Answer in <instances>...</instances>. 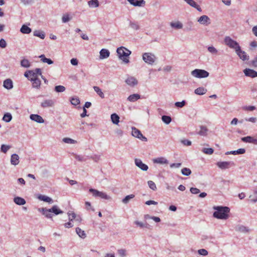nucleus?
Listing matches in <instances>:
<instances>
[{"instance_id": "1", "label": "nucleus", "mask_w": 257, "mask_h": 257, "mask_svg": "<svg viewBox=\"0 0 257 257\" xmlns=\"http://www.w3.org/2000/svg\"><path fill=\"white\" fill-rule=\"evenodd\" d=\"M213 209L215 210L213 216L217 219L226 220L229 218L230 208L227 206H215Z\"/></svg>"}, {"instance_id": "2", "label": "nucleus", "mask_w": 257, "mask_h": 257, "mask_svg": "<svg viewBox=\"0 0 257 257\" xmlns=\"http://www.w3.org/2000/svg\"><path fill=\"white\" fill-rule=\"evenodd\" d=\"M116 52L119 58L122 60L124 63H129L130 61L128 57L132 53L130 50L121 46L117 49Z\"/></svg>"}, {"instance_id": "3", "label": "nucleus", "mask_w": 257, "mask_h": 257, "mask_svg": "<svg viewBox=\"0 0 257 257\" xmlns=\"http://www.w3.org/2000/svg\"><path fill=\"white\" fill-rule=\"evenodd\" d=\"M224 44L228 46L229 48L236 50H239L240 47L239 44L236 41L233 40L229 36L225 37L224 39Z\"/></svg>"}, {"instance_id": "4", "label": "nucleus", "mask_w": 257, "mask_h": 257, "mask_svg": "<svg viewBox=\"0 0 257 257\" xmlns=\"http://www.w3.org/2000/svg\"><path fill=\"white\" fill-rule=\"evenodd\" d=\"M142 58L145 63L151 65H153L157 59L154 54L149 52L144 53L143 54Z\"/></svg>"}, {"instance_id": "5", "label": "nucleus", "mask_w": 257, "mask_h": 257, "mask_svg": "<svg viewBox=\"0 0 257 257\" xmlns=\"http://www.w3.org/2000/svg\"><path fill=\"white\" fill-rule=\"evenodd\" d=\"M191 75L196 78H203L207 77L209 73L207 71L203 69H195L191 72Z\"/></svg>"}, {"instance_id": "6", "label": "nucleus", "mask_w": 257, "mask_h": 257, "mask_svg": "<svg viewBox=\"0 0 257 257\" xmlns=\"http://www.w3.org/2000/svg\"><path fill=\"white\" fill-rule=\"evenodd\" d=\"M89 191L91 193L93 196L95 197H99L106 200H109L110 199V197L107 195L105 193L99 191L96 189L90 188Z\"/></svg>"}, {"instance_id": "7", "label": "nucleus", "mask_w": 257, "mask_h": 257, "mask_svg": "<svg viewBox=\"0 0 257 257\" xmlns=\"http://www.w3.org/2000/svg\"><path fill=\"white\" fill-rule=\"evenodd\" d=\"M132 135L133 136L137 138L142 141L147 142V138L144 136L141 131L136 128L135 127H132Z\"/></svg>"}, {"instance_id": "8", "label": "nucleus", "mask_w": 257, "mask_h": 257, "mask_svg": "<svg viewBox=\"0 0 257 257\" xmlns=\"http://www.w3.org/2000/svg\"><path fill=\"white\" fill-rule=\"evenodd\" d=\"M235 165L233 162H218L217 163V166L221 169H226L231 166Z\"/></svg>"}, {"instance_id": "9", "label": "nucleus", "mask_w": 257, "mask_h": 257, "mask_svg": "<svg viewBox=\"0 0 257 257\" xmlns=\"http://www.w3.org/2000/svg\"><path fill=\"white\" fill-rule=\"evenodd\" d=\"M197 22L203 25L207 26L210 24V19L206 15H203L198 19Z\"/></svg>"}, {"instance_id": "10", "label": "nucleus", "mask_w": 257, "mask_h": 257, "mask_svg": "<svg viewBox=\"0 0 257 257\" xmlns=\"http://www.w3.org/2000/svg\"><path fill=\"white\" fill-rule=\"evenodd\" d=\"M201 239L203 243L206 245L214 244V238L210 235H202Z\"/></svg>"}, {"instance_id": "11", "label": "nucleus", "mask_w": 257, "mask_h": 257, "mask_svg": "<svg viewBox=\"0 0 257 257\" xmlns=\"http://www.w3.org/2000/svg\"><path fill=\"white\" fill-rule=\"evenodd\" d=\"M39 212H41L43 215L48 218H52V214L51 209H47L46 208H39Z\"/></svg>"}, {"instance_id": "12", "label": "nucleus", "mask_w": 257, "mask_h": 257, "mask_svg": "<svg viewBox=\"0 0 257 257\" xmlns=\"http://www.w3.org/2000/svg\"><path fill=\"white\" fill-rule=\"evenodd\" d=\"M135 162L136 165L142 170L144 171L148 170V166L146 164L143 163L140 159H136Z\"/></svg>"}, {"instance_id": "13", "label": "nucleus", "mask_w": 257, "mask_h": 257, "mask_svg": "<svg viewBox=\"0 0 257 257\" xmlns=\"http://www.w3.org/2000/svg\"><path fill=\"white\" fill-rule=\"evenodd\" d=\"M243 72L246 76L251 78H255L257 77V72L253 69L246 68L243 70Z\"/></svg>"}, {"instance_id": "14", "label": "nucleus", "mask_w": 257, "mask_h": 257, "mask_svg": "<svg viewBox=\"0 0 257 257\" xmlns=\"http://www.w3.org/2000/svg\"><path fill=\"white\" fill-rule=\"evenodd\" d=\"M235 52L238 56L239 58L243 61L248 60L249 59V56H247L246 53L241 50V48H239V50H236Z\"/></svg>"}, {"instance_id": "15", "label": "nucleus", "mask_w": 257, "mask_h": 257, "mask_svg": "<svg viewBox=\"0 0 257 257\" xmlns=\"http://www.w3.org/2000/svg\"><path fill=\"white\" fill-rule=\"evenodd\" d=\"M127 1L135 7H144L146 3L144 0H127Z\"/></svg>"}, {"instance_id": "16", "label": "nucleus", "mask_w": 257, "mask_h": 257, "mask_svg": "<svg viewBox=\"0 0 257 257\" xmlns=\"http://www.w3.org/2000/svg\"><path fill=\"white\" fill-rule=\"evenodd\" d=\"M125 83L131 87H134L137 85L138 82L134 77H128L125 81Z\"/></svg>"}, {"instance_id": "17", "label": "nucleus", "mask_w": 257, "mask_h": 257, "mask_svg": "<svg viewBox=\"0 0 257 257\" xmlns=\"http://www.w3.org/2000/svg\"><path fill=\"white\" fill-rule=\"evenodd\" d=\"M29 80L32 82V87L39 89L41 84V81L38 78H31Z\"/></svg>"}, {"instance_id": "18", "label": "nucleus", "mask_w": 257, "mask_h": 257, "mask_svg": "<svg viewBox=\"0 0 257 257\" xmlns=\"http://www.w3.org/2000/svg\"><path fill=\"white\" fill-rule=\"evenodd\" d=\"M190 6L197 9L199 12H201L202 9L199 5H198L194 0H183Z\"/></svg>"}, {"instance_id": "19", "label": "nucleus", "mask_w": 257, "mask_h": 257, "mask_svg": "<svg viewBox=\"0 0 257 257\" xmlns=\"http://www.w3.org/2000/svg\"><path fill=\"white\" fill-rule=\"evenodd\" d=\"M30 118L31 120L39 123H42L44 122V120L42 118V117L38 114H31L30 116Z\"/></svg>"}, {"instance_id": "20", "label": "nucleus", "mask_w": 257, "mask_h": 257, "mask_svg": "<svg viewBox=\"0 0 257 257\" xmlns=\"http://www.w3.org/2000/svg\"><path fill=\"white\" fill-rule=\"evenodd\" d=\"M154 163L159 164L161 165L168 164L169 163L168 160L164 157H158L153 160Z\"/></svg>"}, {"instance_id": "21", "label": "nucleus", "mask_w": 257, "mask_h": 257, "mask_svg": "<svg viewBox=\"0 0 257 257\" xmlns=\"http://www.w3.org/2000/svg\"><path fill=\"white\" fill-rule=\"evenodd\" d=\"M54 103V101L52 99H46L41 102V106L43 108L52 107Z\"/></svg>"}, {"instance_id": "22", "label": "nucleus", "mask_w": 257, "mask_h": 257, "mask_svg": "<svg viewBox=\"0 0 257 257\" xmlns=\"http://www.w3.org/2000/svg\"><path fill=\"white\" fill-rule=\"evenodd\" d=\"M31 78H38V75H41V70L40 68H36L35 70H29Z\"/></svg>"}, {"instance_id": "23", "label": "nucleus", "mask_w": 257, "mask_h": 257, "mask_svg": "<svg viewBox=\"0 0 257 257\" xmlns=\"http://www.w3.org/2000/svg\"><path fill=\"white\" fill-rule=\"evenodd\" d=\"M19 159H20V157L18 156V155H17L16 154H14L12 155L11 157V160H10L11 164L12 165H14V166H16V165H18L20 162Z\"/></svg>"}, {"instance_id": "24", "label": "nucleus", "mask_w": 257, "mask_h": 257, "mask_svg": "<svg viewBox=\"0 0 257 257\" xmlns=\"http://www.w3.org/2000/svg\"><path fill=\"white\" fill-rule=\"evenodd\" d=\"M99 58L104 59L108 58L110 55L109 51L106 49H102L99 52Z\"/></svg>"}, {"instance_id": "25", "label": "nucleus", "mask_w": 257, "mask_h": 257, "mask_svg": "<svg viewBox=\"0 0 257 257\" xmlns=\"http://www.w3.org/2000/svg\"><path fill=\"white\" fill-rule=\"evenodd\" d=\"M3 86L7 89H11L13 87V83L11 79H7L4 81Z\"/></svg>"}, {"instance_id": "26", "label": "nucleus", "mask_w": 257, "mask_h": 257, "mask_svg": "<svg viewBox=\"0 0 257 257\" xmlns=\"http://www.w3.org/2000/svg\"><path fill=\"white\" fill-rule=\"evenodd\" d=\"M129 27L134 30H139L140 29V26L138 22L135 21H130Z\"/></svg>"}, {"instance_id": "27", "label": "nucleus", "mask_w": 257, "mask_h": 257, "mask_svg": "<svg viewBox=\"0 0 257 257\" xmlns=\"http://www.w3.org/2000/svg\"><path fill=\"white\" fill-rule=\"evenodd\" d=\"M245 152V150L243 148H240L236 151H231L230 152H227L225 154H232V155H237V154H243Z\"/></svg>"}, {"instance_id": "28", "label": "nucleus", "mask_w": 257, "mask_h": 257, "mask_svg": "<svg viewBox=\"0 0 257 257\" xmlns=\"http://www.w3.org/2000/svg\"><path fill=\"white\" fill-rule=\"evenodd\" d=\"M14 202L19 205H23L26 204L25 200L20 197H16L14 199Z\"/></svg>"}, {"instance_id": "29", "label": "nucleus", "mask_w": 257, "mask_h": 257, "mask_svg": "<svg viewBox=\"0 0 257 257\" xmlns=\"http://www.w3.org/2000/svg\"><path fill=\"white\" fill-rule=\"evenodd\" d=\"M51 209L52 213H54L55 215H58L60 214H62L63 211L60 209L57 205H54Z\"/></svg>"}, {"instance_id": "30", "label": "nucleus", "mask_w": 257, "mask_h": 257, "mask_svg": "<svg viewBox=\"0 0 257 257\" xmlns=\"http://www.w3.org/2000/svg\"><path fill=\"white\" fill-rule=\"evenodd\" d=\"M20 31L23 34H28L31 32L32 30L27 25H23L20 29Z\"/></svg>"}, {"instance_id": "31", "label": "nucleus", "mask_w": 257, "mask_h": 257, "mask_svg": "<svg viewBox=\"0 0 257 257\" xmlns=\"http://www.w3.org/2000/svg\"><path fill=\"white\" fill-rule=\"evenodd\" d=\"M34 36L40 38L42 39H44L45 37V33L44 31L41 30H35L34 32Z\"/></svg>"}, {"instance_id": "32", "label": "nucleus", "mask_w": 257, "mask_h": 257, "mask_svg": "<svg viewBox=\"0 0 257 257\" xmlns=\"http://www.w3.org/2000/svg\"><path fill=\"white\" fill-rule=\"evenodd\" d=\"M93 88L95 92L101 98H104L105 96L103 92L102 91V90L98 86H94L93 87Z\"/></svg>"}, {"instance_id": "33", "label": "nucleus", "mask_w": 257, "mask_h": 257, "mask_svg": "<svg viewBox=\"0 0 257 257\" xmlns=\"http://www.w3.org/2000/svg\"><path fill=\"white\" fill-rule=\"evenodd\" d=\"M207 92V89L203 87H200L196 89L194 93L197 95H203Z\"/></svg>"}, {"instance_id": "34", "label": "nucleus", "mask_w": 257, "mask_h": 257, "mask_svg": "<svg viewBox=\"0 0 257 257\" xmlns=\"http://www.w3.org/2000/svg\"><path fill=\"white\" fill-rule=\"evenodd\" d=\"M140 98V95L138 94L130 95L127 98V100L131 102H135Z\"/></svg>"}, {"instance_id": "35", "label": "nucleus", "mask_w": 257, "mask_h": 257, "mask_svg": "<svg viewBox=\"0 0 257 257\" xmlns=\"http://www.w3.org/2000/svg\"><path fill=\"white\" fill-rule=\"evenodd\" d=\"M200 130L198 134L201 136H206L207 135L208 129L207 128L203 125L200 126Z\"/></svg>"}, {"instance_id": "36", "label": "nucleus", "mask_w": 257, "mask_h": 257, "mask_svg": "<svg viewBox=\"0 0 257 257\" xmlns=\"http://www.w3.org/2000/svg\"><path fill=\"white\" fill-rule=\"evenodd\" d=\"M235 229L236 231L243 233H247L249 232V230L247 227L242 225H239L237 226H236Z\"/></svg>"}, {"instance_id": "37", "label": "nucleus", "mask_w": 257, "mask_h": 257, "mask_svg": "<svg viewBox=\"0 0 257 257\" xmlns=\"http://www.w3.org/2000/svg\"><path fill=\"white\" fill-rule=\"evenodd\" d=\"M111 120L113 123L117 124L119 121V117L116 113H112L110 116Z\"/></svg>"}, {"instance_id": "38", "label": "nucleus", "mask_w": 257, "mask_h": 257, "mask_svg": "<svg viewBox=\"0 0 257 257\" xmlns=\"http://www.w3.org/2000/svg\"><path fill=\"white\" fill-rule=\"evenodd\" d=\"M170 26L172 28H174L176 29H180L183 28V24L179 21L171 22L170 23Z\"/></svg>"}, {"instance_id": "39", "label": "nucleus", "mask_w": 257, "mask_h": 257, "mask_svg": "<svg viewBox=\"0 0 257 257\" xmlns=\"http://www.w3.org/2000/svg\"><path fill=\"white\" fill-rule=\"evenodd\" d=\"M76 232L78 235V236L82 238H84L86 236L85 231L82 230L79 227L76 228Z\"/></svg>"}, {"instance_id": "40", "label": "nucleus", "mask_w": 257, "mask_h": 257, "mask_svg": "<svg viewBox=\"0 0 257 257\" xmlns=\"http://www.w3.org/2000/svg\"><path fill=\"white\" fill-rule=\"evenodd\" d=\"M38 198L40 200L46 202H48L49 203H51L53 202L52 199L50 197H48L47 196H45V195H41L38 197Z\"/></svg>"}, {"instance_id": "41", "label": "nucleus", "mask_w": 257, "mask_h": 257, "mask_svg": "<svg viewBox=\"0 0 257 257\" xmlns=\"http://www.w3.org/2000/svg\"><path fill=\"white\" fill-rule=\"evenodd\" d=\"M39 57L43 63H47L49 65L53 63V61L51 59L46 58L44 54L40 55Z\"/></svg>"}, {"instance_id": "42", "label": "nucleus", "mask_w": 257, "mask_h": 257, "mask_svg": "<svg viewBox=\"0 0 257 257\" xmlns=\"http://www.w3.org/2000/svg\"><path fill=\"white\" fill-rule=\"evenodd\" d=\"M88 5L90 8H97L99 7L98 0H91L88 2Z\"/></svg>"}, {"instance_id": "43", "label": "nucleus", "mask_w": 257, "mask_h": 257, "mask_svg": "<svg viewBox=\"0 0 257 257\" xmlns=\"http://www.w3.org/2000/svg\"><path fill=\"white\" fill-rule=\"evenodd\" d=\"M193 23L191 21H188L186 24L185 30L186 31H192L193 30Z\"/></svg>"}, {"instance_id": "44", "label": "nucleus", "mask_w": 257, "mask_h": 257, "mask_svg": "<svg viewBox=\"0 0 257 257\" xmlns=\"http://www.w3.org/2000/svg\"><path fill=\"white\" fill-rule=\"evenodd\" d=\"M21 65L24 68H29L30 66V63L28 59H24L21 61Z\"/></svg>"}, {"instance_id": "45", "label": "nucleus", "mask_w": 257, "mask_h": 257, "mask_svg": "<svg viewBox=\"0 0 257 257\" xmlns=\"http://www.w3.org/2000/svg\"><path fill=\"white\" fill-rule=\"evenodd\" d=\"M3 119L5 121L9 122L12 119V115L10 113H6L4 114Z\"/></svg>"}, {"instance_id": "46", "label": "nucleus", "mask_w": 257, "mask_h": 257, "mask_svg": "<svg viewBox=\"0 0 257 257\" xmlns=\"http://www.w3.org/2000/svg\"><path fill=\"white\" fill-rule=\"evenodd\" d=\"M191 170L188 168H184L181 170V173L183 175L188 176L191 174Z\"/></svg>"}, {"instance_id": "47", "label": "nucleus", "mask_w": 257, "mask_h": 257, "mask_svg": "<svg viewBox=\"0 0 257 257\" xmlns=\"http://www.w3.org/2000/svg\"><path fill=\"white\" fill-rule=\"evenodd\" d=\"M162 121L166 124H169L172 120V118L170 116L168 115H163L162 116Z\"/></svg>"}, {"instance_id": "48", "label": "nucleus", "mask_w": 257, "mask_h": 257, "mask_svg": "<svg viewBox=\"0 0 257 257\" xmlns=\"http://www.w3.org/2000/svg\"><path fill=\"white\" fill-rule=\"evenodd\" d=\"M70 102L72 105L76 106L80 103V100L78 97H73L71 98Z\"/></svg>"}, {"instance_id": "49", "label": "nucleus", "mask_w": 257, "mask_h": 257, "mask_svg": "<svg viewBox=\"0 0 257 257\" xmlns=\"http://www.w3.org/2000/svg\"><path fill=\"white\" fill-rule=\"evenodd\" d=\"M135 196L134 194H131V195H127L122 199V202L124 204H127L130 201V200L131 199L134 198L135 197Z\"/></svg>"}, {"instance_id": "50", "label": "nucleus", "mask_w": 257, "mask_h": 257, "mask_svg": "<svg viewBox=\"0 0 257 257\" xmlns=\"http://www.w3.org/2000/svg\"><path fill=\"white\" fill-rule=\"evenodd\" d=\"M63 142L66 144H73L77 143L76 141L69 138H64L62 140Z\"/></svg>"}, {"instance_id": "51", "label": "nucleus", "mask_w": 257, "mask_h": 257, "mask_svg": "<svg viewBox=\"0 0 257 257\" xmlns=\"http://www.w3.org/2000/svg\"><path fill=\"white\" fill-rule=\"evenodd\" d=\"M202 152L207 155H211L214 152V150L212 148H203Z\"/></svg>"}, {"instance_id": "52", "label": "nucleus", "mask_w": 257, "mask_h": 257, "mask_svg": "<svg viewBox=\"0 0 257 257\" xmlns=\"http://www.w3.org/2000/svg\"><path fill=\"white\" fill-rule=\"evenodd\" d=\"M253 137L251 136H247L245 137H242L241 138V140L244 143H251L252 141Z\"/></svg>"}, {"instance_id": "53", "label": "nucleus", "mask_w": 257, "mask_h": 257, "mask_svg": "<svg viewBox=\"0 0 257 257\" xmlns=\"http://www.w3.org/2000/svg\"><path fill=\"white\" fill-rule=\"evenodd\" d=\"M65 89V87L62 85H57L55 87V90L57 92H63Z\"/></svg>"}, {"instance_id": "54", "label": "nucleus", "mask_w": 257, "mask_h": 257, "mask_svg": "<svg viewBox=\"0 0 257 257\" xmlns=\"http://www.w3.org/2000/svg\"><path fill=\"white\" fill-rule=\"evenodd\" d=\"M186 103V102L185 100H182L181 102H179V101L176 102L175 103V106L176 107L182 108L185 105Z\"/></svg>"}, {"instance_id": "55", "label": "nucleus", "mask_w": 257, "mask_h": 257, "mask_svg": "<svg viewBox=\"0 0 257 257\" xmlns=\"http://www.w3.org/2000/svg\"><path fill=\"white\" fill-rule=\"evenodd\" d=\"M10 148H11L10 146L3 144L1 146V150L3 153H6Z\"/></svg>"}, {"instance_id": "56", "label": "nucleus", "mask_w": 257, "mask_h": 257, "mask_svg": "<svg viewBox=\"0 0 257 257\" xmlns=\"http://www.w3.org/2000/svg\"><path fill=\"white\" fill-rule=\"evenodd\" d=\"M208 51L212 54H217L218 50L213 46H209L207 48Z\"/></svg>"}, {"instance_id": "57", "label": "nucleus", "mask_w": 257, "mask_h": 257, "mask_svg": "<svg viewBox=\"0 0 257 257\" xmlns=\"http://www.w3.org/2000/svg\"><path fill=\"white\" fill-rule=\"evenodd\" d=\"M249 198L250 201L253 203L257 202V191H255L253 195H250Z\"/></svg>"}, {"instance_id": "58", "label": "nucleus", "mask_w": 257, "mask_h": 257, "mask_svg": "<svg viewBox=\"0 0 257 257\" xmlns=\"http://www.w3.org/2000/svg\"><path fill=\"white\" fill-rule=\"evenodd\" d=\"M148 184L149 187L154 191L157 189V187L155 183L152 181H148Z\"/></svg>"}, {"instance_id": "59", "label": "nucleus", "mask_w": 257, "mask_h": 257, "mask_svg": "<svg viewBox=\"0 0 257 257\" xmlns=\"http://www.w3.org/2000/svg\"><path fill=\"white\" fill-rule=\"evenodd\" d=\"M117 252L121 257H125L126 255V250L125 249H118Z\"/></svg>"}, {"instance_id": "60", "label": "nucleus", "mask_w": 257, "mask_h": 257, "mask_svg": "<svg viewBox=\"0 0 257 257\" xmlns=\"http://www.w3.org/2000/svg\"><path fill=\"white\" fill-rule=\"evenodd\" d=\"M71 19V18L69 17L68 14L64 15L62 18V21L63 23L69 22Z\"/></svg>"}, {"instance_id": "61", "label": "nucleus", "mask_w": 257, "mask_h": 257, "mask_svg": "<svg viewBox=\"0 0 257 257\" xmlns=\"http://www.w3.org/2000/svg\"><path fill=\"white\" fill-rule=\"evenodd\" d=\"M68 215L69 216V220L70 221H73L76 218V214L74 212H68Z\"/></svg>"}, {"instance_id": "62", "label": "nucleus", "mask_w": 257, "mask_h": 257, "mask_svg": "<svg viewBox=\"0 0 257 257\" xmlns=\"http://www.w3.org/2000/svg\"><path fill=\"white\" fill-rule=\"evenodd\" d=\"M198 253L200 254V255H204V256H205V255H207L208 254V251L207 250H206L205 249H200L198 250Z\"/></svg>"}, {"instance_id": "63", "label": "nucleus", "mask_w": 257, "mask_h": 257, "mask_svg": "<svg viewBox=\"0 0 257 257\" xmlns=\"http://www.w3.org/2000/svg\"><path fill=\"white\" fill-rule=\"evenodd\" d=\"M190 192L191 193L194 194H198L200 192V190L197 188H193L192 187L190 188Z\"/></svg>"}, {"instance_id": "64", "label": "nucleus", "mask_w": 257, "mask_h": 257, "mask_svg": "<svg viewBox=\"0 0 257 257\" xmlns=\"http://www.w3.org/2000/svg\"><path fill=\"white\" fill-rule=\"evenodd\" d=\"M182 165V164L181 163H172L170 165V167L171 168H180Z\"/></svg>"}]
</instances>
